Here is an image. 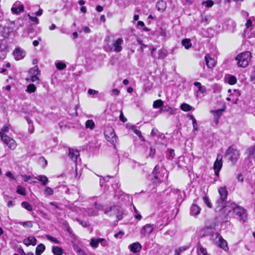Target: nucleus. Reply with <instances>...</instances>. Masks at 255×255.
<instances>
[{
  "label": "nucleus",
  "instance_id": "obj_7",
  "mask_svg": "<svg viewBox=\"0 0 255 255\" xmlns=\"http://www.w3.org/2000/svg\"><path fill=\"white\" fill-rule=\"evenodd\" d=\"M95 208L97 210H94L92 208L88 209L86 210V213H84V215L86 216H96L98 215V210H103V206L99 202L96 201L94 203Z\"/></svg>",
  "mask_w": 255,
  "mask_h": 255
},
{
  "label": "nucleus",
  "instance_id": "obj_60",
  "mask_svg": "<svg viewBox=\"0 0 255 255\" xmlns=\"http://www.w3.org/2000/svg\"><path fill=\"white\" fill-rule=\"evenodd\" d=\"M22 178H23V180L25 182L28 181L29 180L31 179V177L30 175H22Z\"/></svg>",
  "mask_w": 255,
  "mask_h": 255
},
{
  "label": "nucleus",
  "instance_id": "obj_42",
  "mask_svg": "<svg viewBox=\"0 0 255 255\" xmlns=\"http://www.w3.org/2000/svg\"><path fill=\"white\" fill-rule=\"evenodd\" d=\"M202 4L207 7H211L213 5L214 2L212 0H208L203 1Z\"/></svg>",
  "mask_w": 255,
  "mask_h": 255
},
{
  "label": "nucleus",
  "instance_id": "obj_52",
  "mask_svg": "<svg viewBox=\"0 0 255 255\" xmlns=\"http://www.w3.org/2000/svg\"><path fill=\"white\" fill-rule=\"evenodd\" d=\"M75 251L79 255H86V253L80 248H76Z\"/></svg>",
  "mask_w": 255,
  "mask_h": 255
},
{
  "label": "nucleus",
  "instance_id": "obj_30",
  "mask_svg": "<svg viewBox=\"0 0 255 255\" xmlns=\"http://www.w3.org/2000/svg\"><path fill=\"white\" fill-rule=\"evenodd\" d=\"M224 110L219 109L215 111H211V112L214 115L215 119H219L221 116Z\"/></svg>",
  "mask_w": 255,
  "mask_h": 255
},
{
  "label": "nucleus",
  "instance_id": "obj_50",
  "mask_svg": "<svg viewBox=\"0 0 255 255\" xmlns=\"http://www.w3.org/2000/svg\"><path fill=\"white\" fill-rule=\"evenodd\" d=\"M151 180L152 182L155 184H159L161 182L160 180L156 175H154V176L151 179Z\"/></svg>",
  "mask_w": 255,
  "mask_h": 255
},
{
  "label": "nucleus",
  "instance_id": "obj_39",
  "mask_svg": "<svg viewBox=\"0 0 255 255\" xmlns=\"http://www.w3.org/2000/svg\"><path fill=\"white\" fill-rule=\"evenodd\" d=\"M21 206L22 208L26 209L28 211H31L32 210V206L26 201L22 202L21 204Z\"/></svg>",
  "mask_w": 255,
  "mask_h": 255
},
{
  "label": "nucleus",
  "instance_id": "obj_10",
  "mask_svg": "<svg viewBox=\"0 0 255 255\" xmlns=\"http://www.w3.org/2000/svg\"><path fill=\"white\" fill-rule=\"evenodd\" d=\"M155 225L153 224H146L140 230V234L143 236H149L153 231Z\"/></svg>",
  "mask_w": 255,
  "mask_h": 255
},
{
  "label": "nucleus",
  "instance_id": "obj_17",
  "mask_svg": "<svg viewBox=\"0 0 255 255\" xmlns=\"http://www.w3.org/2000/svg\"><path fill=\"white\" fill-rule=\"evenodd\" d=\"M217 237L218 238L219 247L223 249L225 251H228L229 250V248L228 247L227 241L221 236L218 235Z\"/></svg>",
  "mask_w": 255,
  "mask_h": 255
},
{
  "label": "nucleus",
  "instance_id": "obj_12",
  "mask_svg": "<svg viewBox=\"0 0 255 255\" xmlns=\"http://www.w3.org/2000/svg\"><path fill=\"white\" fill-rule=\"evenodd\" d=\"M12 13L18 14L24 11V6L21 2L19 1L15 2L11 8Z\"/></svg>",
  "mask_w": 255,
  "mask_h": 255
},
{
  "label": "nucleus",
  "instance_id": "obj_34",
  "mask_svg": "<svg viewBox=\"0 0 255 255\" xmlns=\"http://www.w3.org/2000/svg\"><path fill=\"white\" fill-rule=\"evenodd\" d=\"M167 55V51L165 49H160L158 50V59H164Z\"/></svg>",
  "mask_w": 255,
  "mask_h": 255
},
{
  "label": "nucleus",
  "instance_id": "obj_18",
  "mask_svg": "<svg viewBox=\"0 0 255 255\" xmlns=\"http://www.w3.org/2000/svg\"><path fill=\"white\" fill-rule=\"evenodd\" d=\"M130 251L134 253L139 252L141 249V245L138 242L134 243L129 246Z\"/></svg>",
  "mask_w": 255,
  "mask_h": 255
},
{
  "label": "nucleus",
  "instance_id": "obj_64",
  "mask_svg": "<svg viewBox=\"0 0 255 255\" xmlns=\"http://www.w3.org/2000/svg\"><path fill=\"white\" fill-rule=\"evenodd\" d=\"M156 48L154 47H151L150 48V54H151V55L153 57H154V52L156 51Z\"/></svg>",
  "mask_w": 255,
  "mask_h": 255
},
{
  "label": "nucleus",
  "instance_id": "obj_31",
  "mask_svg": "<svg viewBox=\"0 0 255 255\" xmlns=\"http://www.w3.org/2000/svg\"><path fill=\"white\" fill-rule=\"evenodd\" d=\"M85 127L86 128L92 130L94 128L95 124L92 120H88L86 122Z\"/></svg>",
  "mask_w": 255,
  "mask_h": 255
},
{
  "label": "nucleus",
  "instance_id": "obj_38",
  "mask_svg": "<svg viewBox=\"0 0 255 255\" xmlns=\"http://www.w3.org/2000/svg\"><path fill=\"white\" fill-rule=\"evenodd\" d=\"M182 44L185 47L186 49H189L191 47L192 44L190 42V40L189 39H185L182 40Z\"/></svg>",
  "mask_w": 255,
  "mask_h": 255
},
{
  "label": "nucleus",
  "instance_id": "obj_32",
  "mask_svg": "<svg viewBox=\"0 0 255 255\" xmlns=\"http://www.w3.org/2000/svg\"><path fill=\"white\" fill-rule=\"evenodd\" d=\"M129 129H131L135 134H136L138 136V137L139 138H142V136L141 135V132L140 131V130H139L135 126H133V125H130L129 126Z\"/></svg>",
  "mask_w": 255,
  "mask_h": 255
},
{
  "label": "nucleus",
  "instance_id": "obj_63",
  "mask_svg": "<svg viewBox=\"0 0 255 255\" xmlns=\"http://www.w3.org/2000/svg\"><path fill=\"white\" fill-rule=\"evenodd\" d=\"M120 94V91L117 89H114L112 90V95L114 96H118Z\"/></svg>",
  "mask_w": 255,
  "mask_h": 255
},
{
  "label": "nucleus",
  "instance_id": "obj_15",
  "mask_svg": "<svg viewBox=\"0 0 255 255\" xmlns=\"http://www.w3.org/2000/svg\"><path fill=\"white\" fill-rule=\"evenodd\" d=\"M205 60L207 66L209 68L215 67L216 61L214 59L211 58L209 54H207L205 57Z\"/></svg>",
  "mask_w": 255,
  "mask_h": 255
},
{
  "label": "nucleus",
  "instance_id": "obj_5",
  "mask_svg": "<svg viewBox=\"0 0 255 255\" xmlns=\"http://www.w3.org/2000/svg\"><path fill=\"white\" fill-rule=\"evenodd\" d=\"M105 214L111 212V216H116L118 220L123 218V210L121 207L117 206L107 208L104 210Z\"/></svg>",
  "mask_w": 255,
  "mask_h": 255
},
{
  "label": "nucleus",
  "instance_id": "obj_58",
  "mask_svg": "<svg viewBox=\"0 0 255 255\" xmlns=\"http://www.w3.org/2000/svg\"><path fill=\"white\" fill-rule=\"evenodd\" d=\"M78 222L81 224L83 227H86L88 226V223L85 221H81L80 220H77Z\"/></svg>",
  "mask_w": 255,
  "mask_h": 255
},
{
  "label": "nucleus",
  "instance_id": "obj_26",
  "mask_svg": "<svg viewBox=\"0 0 255 255\" xmlns=\"http://www.w3.org/2000/svg\"><path fill=\"white\" fill-rule=\"evenodd\" d=\"M157 9L159 11H163L166 7V3L163 0L158 1L156 5Z\"/></svg>",
  "mask_w": 255,
  "mask_h": 255
},
{
  "label": "nucleus",
  "instance_id": "obj_2",
  "mask_svg": "<svg viewBox=\"0 0 255 255\" xmlns=\"http://www.w3.org/2000/svg\"><path fill=\"white\" fill-rule=\"evenodd\" d=\"M251 58L252 54L250 51H245L239 53L236 57L237 65L240 67H247L249 64Z\"/></svg>",
  "mask_w": 255,
  "mask_h": 255
},
{
  "label": "nucleus",
  "instance_id": "obj_59",
  "mask_svg": "<svg viewBox=\"0 0 255 255\" xmlns=\"http://www.w3.org/2000/svg\"><path fill=\"white\" fill-rule=\"evenodd\" d=\"M252 22H253V21H252L251 18H249L247 20V22L246 23V26L247 28H249V27L251 26L252 25Z\"/></svg>",
  "mask_w": 255,
  "mask_h": 255
},
{
  "label": "nucleus",
  "instance_id": "obj_4",
  "mask_svg": "<svg viewBox=\"0 0 255 255\" xmlns=\"http://www.w3.org/2000/svg\"><path fill=\"white\" fill-rule=\"evenodd\" d=\"M104 134L107 140L115 147V144L118 140V137L115 133L113 128L111 127H107L105 129Z\"/></svg>",
  "mask_w": 255,
  "mask_h": 255
},
{
  "label": "nucleus",
  "instance_id": "obj_61",
  "mask_svg": "<svg viewBox=\"0 0 255 255\" xmlns=\"http://www.w3.org/2000/svg\"><path fill=\"white\" fill-rule=\"evenodd\" d=\"M198 91H200L201 93H205L206 92V88L205 86H201L199 88Z\"/></svg>",
  "mask_w": 255,
  "mask_h": 255
},
{
  "label": "nucleus",
  "instance_id": "obj_25",
  "mask_svg": "<svg viewBox=\"0 0 255 255\" xmlns=\"http://www.w3.org/2000/svg\"><path fill=\"white\" fill-rule=\"evenodd\" d=\"M35 178L40 181L43 186H45L48 182V179L45 175H38Z\"/></svg>",
  "mask_w": 255,
  "mask_h": 255
},
{
  "label": "nucleus",
  "instance_id": "obj_20",
  "mask_svg": "<svg viewBox=\"0 0 255 255\" xmlns=\"http://www.w3.org/2000/svg\"><path fill=\"white\" fill-rule=\"evenodd\" d=\"M200 211L201 208L200 207L197 205L193 204L191 207L190 214L192 216H197L200 213Z\"/></svg>",
  "mask_w": 255,
  "mask_h": 255
},
{
  "label": "nucleus",
  "instance_id": "obj_41",
  "mask_svg": "<svg viewBox=\"0 0 255 255\" xmlns=\"http://www.w3.org/2000/svg\"><path fill=\"white\" fill-rule=\"evenodd\" d=\"M163 104V102L161 100H157L153 102V107L155 109L161 107Z\"/></svg>",
  "mask_w": 255,
  "mask_h": 255
},
{
  "label": "nucleus",
  "instance_id": "obj_55",
  "mask_svg": "<svg viewBox=\"0 0 255 255\" xmlns=\"http://www.w3.org/2000/svg\"><path fill=\"white\" fill-rule=\"evenodd\" d=\"M5 175L7 177L9 178L10 181L15 179V177L13 176V175H12V173L10 171L7 172L5 174Z\"/></svg>",
  "mask_w": 255,
  "mask_h": 255
},
{
  "label": "nucleus",
  "instance_id": "obj_21",
  "mask_svg": "<svg viewBox=\"0 0 255 255\" xmlns=\"http://www.w3.org/2000/svg\"><path fill=\"white\" fill-rule=\"evenodd\" d=\"M248 157L250 159L255 160V146L248 148L247 151Z\"/></svg>",
  "mask_w": 255,
  "mask_h": 255
},
{
  "label": "nucleus",
  "instance_id": "obj_9",
  "mask_svg": "<svg viewBox=\"0 0 255 255\" xmlns=\"http://www.w3.org/2000/svg\"><path fill=\"white\" fill-rule=\"evenodd\" d=\"M222 158L223 156L222 154H218L217 156V159L214 164V169L215 170V173L216 175L217 176H218L219 172L222 167Z\"/></svg>",
  "mask_w": 255,
  "mask_h": 255
},
{
  "label": "nucleus",
  "instance_id": "obj_22",
  "mask_svg": "<svg viewBox=\"0 0 255 255\" xmlns=\"http://www.w3.org/2000/svg\"><path fill=\"white\" fill-rule=\"evenodd\" d=\"M28 73L30 76H39L40 75V72L37 66H35L31 68Z\"/></svg>",
  "mask_w": 255,
  "mask_h": 255
},
{
  "label": "nucleus",
  "instance_id": "obj_8",
  "mask_svg": "<svg viewBox=\"0 0 255 255\" xmlns=\"http://www.w3.org/2000/svg\"><path fill=\"white\" fill-rule=\"evenodd\" d=\"M1 139L10 149L13 150L16 148L17 143L16 141L9 136H3Z\"/></svg>",
  "mask_w": 255,
  "mask_h": 255
},
{
  "label": "nucleus",
  "instance_id": "obj_27",
  "mask_svg": "<svg viewBox=\"0 0 255 255\" xmlns=\"http://www.w3.org/2000/svg\"><path fill=\"white\" fill-rule=\"evenodd\" d=\"M180 109L184 112H189L194 110V108L193 107L186 103L181 104Z\"/></svg>",
  "mask_w": 255,
  "mask_h": 255
},
{
  "label": "nucleus",
  "instance_id": "obj_35",
  "mask_svg": "<svg viewBox=\"0 0 255 255\" xmlns=\"http://www.w3.org/2000/svg\"><path fill=\"white\" fill-rule=\"evenodd\" d=\"M188 117L192 121V125L193 127V131L198 130V126L195 118L192 115H189Z\"/></svg>",
  "mask_w": 255,
  "mask_h": 255
},
{
  "label": "nucleus",
  "instance_id": "obj_37",
  "mask_svg": "<svg viewBox=\"0 0 255 255\" xmlns=\"http://www.w3.org/2000/svg\"><path fill=\"white\" fill-rule=\"evenodd\" d=\"M16 192L21 195L24 196L26 195V190L23 187L18 185L16 188Z\"/></svg>",
  "mask_w": 255,
  "mask_h": 255
},
{
  "label": "nucleus",
  "instance_id": "obj_51",
  "mask_svg": "<svg viewBox=\"0 0 255 255\" xmlns=\"http://www.w3.org/2000/svg\"><path fill=\"white\" fill-rule=\"evenodd\" d=\"M155 154V149L151 147L150 148V151H149V153L148 154V157L153 158Z\"/></svg>",
  "mask_w": 255,
  "mask_h": 255
},
{
  "label": "nucleus",
  "instance_id": "obj_56",
  "mask_svg": "<svg viewBox=\"0 0 255 255\" xmlns=\"http://www.w3.org/2000/svg\"><path fill=\"white\" fill-rule=\"evenodd\" d=\"M99 93L98 91H96L95 90H93L91 89H89L88 90V93L90 95H95Z\"/></svg>",
  "mask_w": 255,
  "mask_h": 255
},
{
  "label": "nucleus",
  "instance_id": "obj_49",
  "mask_svg": "<svg viewBox=\"0 0 255 255\" xmlns=\"http://www.w3.org/2000/svg\"><path fill=\"white\" fill-rule=\"evenodd\" d=\"M46 238H47V240L52 242H54L55 243H57V244H58L59 243V241L57 240V239L55 238H54L49 235H46L45 236Z\"/></svg>",
  "mask_w": 255,
  "mask_h": 255
},
{
  "label": "nucleus",
  "instance_id": "obj_23",
  "mask_svg": "<svg viewBox=\"0 0 255 255\" xmlns=\"http://www.w3.org/2000/svg\"><path fill=\"white\" fill-rule=\"evenodd\" d=\"M241 95V93L239 90H234V92L231 95L232 98V101L234 102V104H237L238 98Z\"/></svg>",
  "mask_w": 255,
  "mask_h": 255
},
{
  "label": "nucleus",
  "instance_id": "obj_46",
  "mask_svg": "<svg viewBox=\"0 0 255 255\" xmlns=\"http://www.w3.org/2000/svg\"><path fill=\"white\" fill-rule=\"evenodd\" d=\"M19 224L24 227H27L31 228L32 227V224L31 221L20 222H19Z\"/></svg>",
  "mask_w": 255,
  "mask_h": 255
},
{
  "label": "nucleus",
  "instance_id": "obj_47",
  "mask_svg": "<svg viewBox=\"0 0 255 255\" xmlns=\"http://www.w3.org/2000/svg\"><path fill=\"white\" fill-rule=\"evenodd\" d=\"M44 194L46 195H52L53 194V191L51 188L46 187L44 190Z\"/></svg>",
  "mask_w": 255,
  "mask_h": 255
},
{
  "label": "nucleus",
  "instance_id": "obj_6",
  "mask_svg": "<svg viewBox=\"0 0 255 255\" xmlns=\"http://www.w3.org/2000/svg\"><path fill=\"white\" fill-rule=\"evenodd\" d=\"M239 151L232 146H230L226 151V156L232 162H236L240 157Z\"/></svg>",
  "mask_w": 255,
  "mask_h": 255
},
{
  "label": "nucleus",
  "instance_id": "obj_45",
  "mask_svg": "<svg viewBox=\"0 0 255 255\" xmlns=\"http://www.w3.org/2000/svg\"><path fill=\"white\" fill-rule=\"evenodd\" d=\"M56 67L58 70H63L66 68V65L64 63L58 62L56 63Z\"/></svg>",
  "mask_w": 255,
  "mask_h": 255
},
{
  "label": "nucleus",
  "instance_id": "obj_1",
  "mask_svg": "<svg viewBox=\"0 0 255 255\" xmlns=\"http://www.w3.org/2000/svg\"><path fill=\"white\" fill-rule=\"evenodd\" d=\"M225 212H226L227 216H229L233 214H235L244 222H246L247 220L246 211L235 203L228 202L225 206Z\"/></svg>",
  "mask_w": 255,
  "mask_h": 255
},
{
  "label": "nucleus",
  "instance_id": "obj_19",
  "mask_svg": "<svg viewBox=\"0 0 255 255\" xmlns=\"http://www.w3.org/2000/svg\"><path fill=\"white\" fill-rule=\"evenodd\" d=\"M23 244L26 246H35L37 244V240L34 237H29L24 239Z\"/></svg>",
  "mask_w": 255,
  "mask_h": 255
},
{
  "label": "nucleus",
  "instance_id": "obj_16",
  "mask_svg": "<svg viewBox=\"0 0 255 255\" xmlns=\"http://www.w3.org/2000/svg\"><path fill=\"white\" fill-rule=\"evenodd\" d=\"M80 154L78 150L73 148H69V157L76 162L77 158Z\"/></svg>",
  "mask_w": 255,
  "mask_h": 255
},
{
  "label": "nucleus",
  "instance_id": "obj_36",
  "mask_svg": "<svg viewBox=\"0 0 255 255\" xmlns=\"http://www.w3.org/2000/svg\"><path fill=\"white\" fill-rule=\"evenodd\" d=\"M36 90V86L33 84H30L27 86L26 91L29 93H32L35 92Z\"/></svg>",
  "mask_w": 255,
  "mask_h": 255
},
{
  "label": "nucleus",
  "instance_id": "obj_24",
  "mask_svg": "<svg viewBox=\"0 0 255 255\" xmlns=\"http://www.w3.org/2000/svg\"><path fill=\"white\" fill-rule=\"evenodd\" d=\"M10 125L6 124L4 125L0 130V136L2 138L3 136H7L6 133L8 132L10 129Z\"/></svg>",
  "mask_w": 255,
  "mask_h": 255
},
{
  "label": "nucleus",
  "instance_id": "obj_33",
  "mask_svg": "<svg viewBox=\"0 0 255 255\" xmlns=\"http://www.w3.org/2000/svg\"><path fill=\"white\" fill-rule=\"evenodd\" d=\"M165 111L168 112L170 115H174L176 113V109L170 107H165L164 109H161L160 112Z\"/></svg>",
  "mask_w": 255,
  "mask_h": 255
},
{
  "label": "nucleus",
  "instance_id": "obj_13",
  "mask_svg": "<svg viewBox=\"0 0 255 255\" xmlns=\"http://www.w3.org/2000/svg\"><path fill=\"white\" fill-rule=\"evenodd\" d=\"M13 54L16 60H21L25 56L24 51L19 47L14 49Z\"/></svg>",
  "mask_w": 255,
  "mask_h": 255
},
{
  "label": "nucleus",
  "instance_id": "obj_43",
  "mask_svg": "<svg viewBox=\"0 0 255 255\" xmlns=\"http://www.w3.org/2000/svg\"><path fill=\"white\" fill-rule=\"evenodd\" d=\"M27 80H30L31 82H36L37 83H39L40 79H39V76H30L29 78L27 79Z\"/></svg>",
  "mask_w": 255,
  "mask_h": 255
},
{
  "label": "nucleus",
  "instance_id": "obj_62",
  "mask_svg": "<svg viewBox=\"0 0 255 255\" xmlns=\"http://www.w3.org/2000/svg\"><path fill=\"white\" fill-rule=\"evenodd\" d=\"M120 119L122 122H123L124 123L127 121V119L124 116V115H123V113L122 112H121L120 115Z\"/></svg>",
  "mask_w": 255,
  "mask_h": 255
},
{
  "label": "nucleus",
  "instance_id": "obj_3",
  "mask_svg": "<svg viewBox=\"0 0 255 255\" xmlns=\"http://www.w3.org/2000/svg\"><path fill=\"white\" fill-rule=\"evenodd\" d=\"M218 192L220 194V197L217 201L218 206L220 208V209L225 208L226 201L228 196V191L226 186L220 187L218 189Z\"/></svg>",
  "mask_w": 255,
  "mask_h": 255
},
{
  "label": "nucleus",
  "instance_id": "obj_44",
  "mask_svg": "<svg viewBox=\"0 0 255 255\" xmlns=\"http://www.w3.org/2000/svg\"><path fill=\"white\" fill-rule=\"evenodd\" d=\"M204 203L210 208H212V204L210 201L209 198L207 196H204L203 198Z\"/></svg>",
  "mask_w": 255,
  "mask_h": 255
},
{
  "label": "nucleus",
  "instance_id": "obj_14",
  "mask_svg": "<svg viewBox=\"0 0 255 255\" xmlns=\"http://www.w3.org/2000/svg\"><path fill=\"white\" fill-rule=\"evenodd\" d=\"M123 39L121 38H119L114 41L112 45L115 52H120L122 50L123 47L122 45L123 44Z\"/></svg>",
  "mask_w": 255,
  "mask_h": 255
},
{
  "label": "nucleus",
  "instance_id": "obj_29",
  "mask_svg": "<svg viewBox=\"0 0 255 255\" xmlns=\"http://www.w3.org/2000/svg\"><path fill=\"white\" fill-rule=\"evenodd\" d=\"M52 251L54 255H62L63 254L62 249L57 246H53Z\"/></svg>",
  "mask_w": 255,
  "mask_h": 255
},
{
  "label": "nucleus",
  "instance_id": "obj_57",
  "mask_svg": "<svg viewBox=\"0 0 255 255\" xmlns=\"http://www.w3.org/2000/svg\"><path fill=\"white\" fill-rule=\"evenodd\" d=\"M124 233L122 231H120L118 233L115 234L114 235V237L116 238H122L123 236L124 235Z\"/></svg>",
  "mask_w": 255,
  "mask_h": 255
},
{
  "label": "nucleus",
  "instance_id": "obj_11",
  "mask_svg": "<svg viewBox=\"0 0 255 255\" xmlns=\"http://www.w3.org/2000/svg\"><path fill=\"white\" fill-rule=\"evenodd\" d=\"M99 243H101V245L103 247L107 246L106 241L103 238H92L91 239L90 245L92 247L94 248H97L98 247Z\"/></svg>",
  "mask_w": 255,
  "mask_h": 255
},
{
  "label": "nucleus",
  "instance_id": "obj_48",
  "mask_svg": "<svg viewBox=\"0 0 255 255\" xmlns=\"http://www.w3.org/2000/svg\"><path fill=\"white\" fill-rule=\"evenodd\" d=\"M237 82L236 78L235 76H231L229 78L228 83L230 85H234Z\"/></svg>",
  "mask_w": 255,
  "mask_h": 255
},
{
  "label": "nucleus",
  "instance_id": "obj_28",
  "mask_svg": "<svg viewBox=\"0 0 255 255\" xmlns=\"http://www.w3.org/2000/svg\"><path fill=\"white\" fill-rule=\"evenodd\" d=\"M45 247L44 245L42 244H40L38 245L35 250V254L36 255H40L42 254V253L45 251Z\"/></svg>",
  "mask_w": 255,
  "mask_h": 255
},
{
  "label": "nucleus",
  "instance_id": "obj_40",
  "mask_svg": "<svg viewBox=\"0 0 255 255\" xmlns=\"http://www.w3.org/2000/svg\"><path fill=\"white\" fill-rule=\"evenodd\" d=\"M198 255H207L206 249L204 248L200 245H199L198 246Z\"/></svg>",
  "mask_w": 255,
  "mask_h": 255
},
{
  "label": "nucleus",
  "instance_id": "obj_54",
  "mask_svg": "<svg viewBox=\"0 0 255 255\" xmlns=\"http://www.w3.org/2000/svg\"><path fill=\"white\" fill-rule=\"evenodd\" d=\"M29 18L32 21L35 22L36 24L38 23L39 20L35 16H32L29 14H27Z\"/></svg>",
  "mask_w": 255,
  "mask_h": 255
},
{
  "label": "nucleus",
  "instance_id": "obj_53",
  "mask_svg": "<svg viewBox=\"0 0 255 255\" xmlns=\"http://www.w3.org/2000/svg\"><path fill=\"white\" fill-rule=\"evenodd\" d=\"M175 154L174 152V150L171 149L169 150V156H168V158L170 159H172L175 157Z\"/></svg>",
  "mask_w": 255,
  "mask_h": 255
}]
</instances>
